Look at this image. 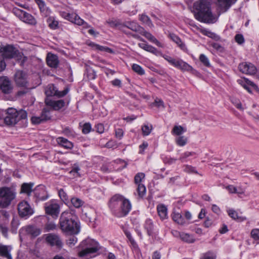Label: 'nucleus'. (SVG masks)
<instances>
[{
    "mask_svg": "<svg viewBox=\"0 0 259 259\" xmlns=\"http://www.w3.org/2000/svg\"><path fill=\"white\" fill-rule=\"evenodd\" d=\"M193 12L195 18L202 22L213 23L217 20V18L211 11L210 2L206 0H201L194 3Z\"/></svg>",
    "mask_w": 259,
    "mask_h": 259,
    "instance_id": "1",
    "label": "nucleus"
},
{
    "mask_svg": "<svg viewBox=\"0 0 259 259\" xmlns=\"http://www.w3.org/2000/svg\"><path fill=\"white\" fill-rule=\"evenodd\" d=\"M60 226L62 231L69 235L77 234L80 231V226L72 218L69 212H63L60 218Z\"/></svg>",
    "mask_w": 259,
    "mask_h": 259,
    "instance_id": "2",
    "label": "nucleus"
},
{
    "mask_svg": "<svg viewBox=\"0 0 259 259\" xmlns=\"http://www.w3.org/2000/svg\"><path fill=\"white\" fill-rule=\"evenodd\" d=\"M27 113L24 110L18 111L14 108H9L6 110V116L4 118V123L8 126H13L21 119L27 118Z\"/></svg>",
    "mask_w": 259,
    "mask_h": 259,
    "instance_id": "3",
    "label": "nucleus"
},
{
    "mask_svg": "<svg viewBox=\"0 0 259 259\" xmlns=\"http://www.w3.org/2000/svg\"><path fill=\"white\" fill-rule=\"evenodd\" d=\"M16 191L14 187H0V207H8L15 199Z\"/></svg>",
    "mask_w": 259,
    "mask_h": 259,
    "instance_id": "4",
    "label": "nucleus"
},
{
    "mask_svg": "<svg viewBox=\"0 0 259 259\" xmlns=\"http://www.w3.org/2000/svg\"><path fill=\"white\" fill-rule=\"evenodd\" d=\"M81 246L85 247V248L78 253L79 256H84L85 255L96 252L99 250L100 247L97 242L90 238H88L83 241Z\"/></svg>",
    "mask_w": 259,
    "mask_h": 259,
    "instance_id": "5",
    "label": "nucleus"
},
{
    "mask_svg": "<svg viewBox=\"0 0 259 259\" xmlns=\"http://www.w3.org/2000/svg\"><path fill=\"white\" fill-rule=\"evenodd\" d=\"M13 12L23 22L31 25L36 24V19L31 14L17 8H14Z\"/></svg>",
    "mask_w": 259,
    "mask_h": 259,
    "instance_id": "6",
    "label": "nucleus"
},
{
    "mask_svg": "<svg viewBox=\"0 0 259 259\" xmlns=\"http://www.w3.org/2000/svg\"><path fill=\"white\" fill-rule=\"evenodd\" d=\"M13 90V85L10 80L6 76L0 77V91L4 94H10Z\"/></svg>",
    "mask_w": 259,
    "mask_h": 259,
    "instance_id": "7",
    "label": "nucleus"
},
{
    "mask_svg": "<svg viewBox=\"0 0 259 259\" xmlns=\"http://www.w3.org/2000/svg\"><path fill=\"white\" fill-rule=\"evenodd\" d=\"M67 88L63 91L59 92L53 84L48 85L45 88V94L47 96H57L59 98L63 97L65 96L68 92Z\"/></svg>",
    "mask_w": 259,
    "mask_h": 259,
    "instance_id": "8",
    "label": "nucleus"
},
{
    "mask_svg": "<svg viewBox=\"0 0 259 259\" xmlns=\"http://www.w3.org/2000/svg\"><path fill=\"white\" fill-rule=\"evenodd\" d=\"M40 229L35 226L28 225L22 228L19 230V235H29L31 237H35L40 234Z\"/></svg>",
    "mask_w": 259,
    "mask_h": 259,
    "instance_id": "9",
    "label": "nucleus"
},
{
    "mask_svg": "<svg viewBox=\"0 0 259 259\" xmlns=\"http://www.w3.org/2000/svg\"><path fill=\"white\" fill-rule=\"evenodd\" d=\"M18 212L20 217H26L33 213V210L26 201H22L18 205Z\"/></svg>",
    "mask_w": 259,
    "mask_h": 259,
    "instance_id": "10",
    "label": "nucleus"
},
{
    "mask_svg": "<svg viewBox=\"0 0 259 259\" xmlns=\"http://www.w3.org/2000/svg\"><path fill=\"white\" fill-rule=\"evenodd\" d=\"M238 68L243 73L253 75L256 72V68L250 63L243 62L239 65Z\"/></svg>",
    "mask_w": 259,
    "mask_h": 259,
    "instance_id": "11",
    "label": "nucleus"
},
{
    "mask_svg": "<svg viewBox=\"0 0 259 259\" xmlns=\"http://www.w3.org/2000/svg\"><path fill=\"white\" fill-rule=\"evenodd\" d=\"M16 52L15 48L11 45L0 47V52L3 53L4 58H13L16 55Z\"/></svg>",
    "mask_w": 259,
    "mask_h": 259,
    "instance_id": "12",
    "label": "nucleus"
},
{
    "mask_svg": "<svg viewBox=\"0 0 259 259\" xmlns=\"http://www.w3.org/2000/svg\"><path fill=\"white\" fill-rule=\"evenodd\" d=\"M15 81L18 86H26L27 83L26 74L22 71H17L15 75Z\"/></svg>",
    "mask_w": 259,
    "mask_h": 259,
    "instance_id": "13",
    "label": "nucleus"
},
{
    "mask_svg": "<svg viewBox=\"0 0 259 259\" xmlns=\"http://www.w3.org/2000/svg\"><path fill=\"white\" fill-rule=\"evenodd\" d=\"M121 211L118 217H124L131 210L132 206L130 201L122 197V200L121 202Z\"/></svg>",
    "mask_w": 259,
    "mask_h": 259,
    "instance_id": "14",
    "label": "nucleus"
},
{
    "mask_svg": "<svg viewBox=\"0 0 259 259\" xmlns=\"http://www.w3.org/2000/svg\"><path fill=\"white\" fill-rule=\"evenodd\" d=\"M46 241L52 246L55 245L58 248L62 246V242L58 235L50 234L47 237Z\"/></svg>",
    "mask_w": 259,
    "mask_h": 259,
    "instance_id": "15",
    "label": "nucleus"
},
{
    "mask_svg": "<svg viewBox=\"0 0 259 259\" xmlns=\"http://www.w3.org/2000/svg\"><path fill=\"white\" fill-rule=\"evenodd\" d=\"M34 195L38 199L44 200L48 198L47 192L44 186H38L33 190Z\"/></svg>",
    "mask_w": 259,
    "mask_h": 259,
    "instance_id": "16",
    "label": "nucleus"
},
{
    "mask_svg": "<svg viewBox=\"0 0 259 259\" xmlns=\"http://www.w3.org/2000/svg\"><path fill=\"white\" fill-rule=\"evenodd\" d=\"M45 210L47 213L57 216L59 212V206L56 203H49L46 204Z\"/></svg>",
    "mask_w": 259,
    "mask_h": 259,
    "instance_id": "17",
    "label": "nucleus"
},
{
    "mask_svg": "<svg viewBox=\"0 0 259 259\" xmlns=\"http://www.w3.org/2000/svg\"><path fill=\"white\" fill-rule=\"evenodd\" d=\"M237 0H218V5L222 12H226Z\"/></svg>",
    "mask_w": 259,
    "mask_h": 259,
    "instance_id": "18",
    "label": "nucleus"
},
{
    "mask_svg": "<svg viewBox=\"0 0 259 259\" xmlns=\"http://www.w3.org/2000/svg\"><path fill=\"white\" fill-rule=\"evenodd\" d=\"M46 61L48 66L54 68L58 67L59 63L58 56L50 53L47 55Z\"/></svg>",
    "mask_w": 259,
    "mask_h": 259,
    "instance_id": "19",
    "label": "nucleus"
},
{
    "mask_svg": "<svg viewBox=\"0 0 259 259\" xmlns=\"http://www.w3.org/2000/svg\"><path fill=\"white\" fill-rule=\"evenodd\" d=\"M123 196L119 194H115L113 196L109 202V206L111 209L116 208L119 203H121Z\"/></svg>",
    "mask_w": 259,
    "mask_h": 259,
    "instance_id": "20",
    "label": "nucleus"
},
{
    "mask_svg": "<svg viewBox=\"0 0 259 259\" xmlns=\"http://www.w3.org/2000/svg\"><path fill=\"white\" fill-rule=\"evenodd\" d=\"M46 103L55 110H59L65 106V102L63 100L58 101L46 100Z\"/></svg>",
    "mask_w": 259,
    "mask_h": 259,
    "instance_id": "21",
    "label": "nucleus"
},
{
    "mask_svg": "<svg viewBox=\"0 0 259 259\" xmlns=\"http://www.w3.org/2000/svg\"><path fill=\"white\" fill-rule=\"evenodd\" d=\"M124 26L132 31L139 33H142L143 32V28L135 22H127L124 24Z\"/></svg>",
    "mask_w": 259,
    "mask_h": 259,
    "instance_id": "22",
    "label": "nucleus"
},
{
    "mask_svg": "<svg viewBox=\"0 0 259 259\" xmlns=\"http://www.w3.org/2000/svg\"><path fill=\"white\" fill-rule=\"evenodd\" d=\"M138 46L139 47L142 48V49L150 52L155 55H161V53L159 52L156 48L153 47L152 46H150L147 44L146 43H139L138 44Z\"/></svg>",
    "mask_w": 259,
    "mask_h": 259,
    "instance_id": "23",
    "label": "nucleus"
},
{
    "mask_svg": "<svg viewBox=\"0 0 259 259\" xmlns=\"http://www.w3.org/2000/svg\"><path fill=\"white\" fill-rule=\"evenodd\" d=\"M72 20L70 21L78 25H82L83 28H88L90 27V26L85 22H84L82 19H81L76 14H72Z\"/></svg>",
    "mask_w": 259,
    "mask_h": 259,
    "instance_id": "24",
    "label": "nucleus"
},
{
    "mask_svg": "<svg viewBox=\"0 0 259 259\" xmlns=\"http://www.w3.org/2000/svg\"><path fill=\"white\" fill-rule=\"evenodd\" d=\"M11 250L10 246L0 245V255L3 257H5L8 259H12V256L10 253Z\"/></svg>",
    "mask_w": 259,
    "mask_h": 259,
    "instance_id": "25",
    "label": "nucleus"
},
{
    "mask_svg": "<svg viewBox=\"0 0 259 259\" xmlns=\"http://www.w3.org/2000/svg\"><path fill=\"white\" fill-rule=\"evenodd\" d=\"M229 216L234 220L239 222H243L246 220L245 217L239 216L237 212L233 209H229L227 210Z\"/></svg>",
    "mask_w": 259,
    "mask_h": 259,
    "instance_id": "26",
    "label": "nucleus"
},
{
    "mask_svg": "<svg viewBox=\"0 0 259 259\" xmlns=\"http://www.w3.org/2000/svg\"><path fill=\"white\" fill-rule=\"evenodd\" d=\"M57 142L61 146L66 149H70L73 147L72 142L69 141L67 139L63 137H59L57 139Z\"/></svg>",
    "mask_w": 259,
    "mask_h": 259,
    "instance_id": "27",
    "label": "nucleus"
},
{
    "mask_svg": "<svg viewBox=\"0 0 259 259\" xmlns=\"http://www.w3.org/2000/svg\"><path fill=\"white\" fill-rule=\"evenodd\" d=\"M9 214L5 210H0V226L6 225L9 223Z\"/></svg>",
    "mask_w": 259,
    "mask_h": 259,
    "instance_id": "28",
    "label": "nucleus"
},
{
    "mask_svg": "<svg viewBox=\"0 0 259 259\" xmlns=\"http://www.w3.org/2000/svg\"><path fill=\"white\" fill-rule=\"evenodd\" d=\"M140 34L144 35L151 42L155 44L157 46L160 47H162L161 44L154 36H153L150 33L145 31L144 28L143 33Z\"/></svg>",
    "mask_w": 259,
    "mask_h": 259,
    "instance_id": "29",
    "label": "nucleus"
},
{
    "mask_svg": "<svg viewBox=\"0 0 259 259\" xmlns=\"http://www.w3.org/2000/svg\"><path fill=\"white\" fill-rule=\"evenodd\" d=\"M194 27L196 28V29L197 30H199L202 34H203L209 37H211L216 40H218L220 39L219 36H218V35H217L216 34H215L213 32L208 31L205 29L200 28L197 26H195Z\"/></svg>",
    "mask_w": 259,
    "mask_h": 259,
    "instance_id": "30",
    "label": "nucleus"
},
{
    "mask_svg": "<svg viewBox=\"0 0 259 259\" xmlns=\"http://www.w3.org/2000/svg\"><path fill=\"white\" fill-rule=\"evenodd\" d=\"M176 67L184 71H194L190 65L182 60H178Z\"/></svg>",
    "mask_w": 259,
    "mask_h": 259,
    "instance_id": "31",
    "label": "nucleus"
},
{
    "mask_svg": "<svg viewBox=\"0 0 259 259\" xmlns=\"http://www.w3.org/2000/svg\"><path fill=\"white\" fill-rule=\"evenodd\" d=\"M33 183H23L21 186V192L27 194L30 196L32 191Z\"/></svg>",
    "mask_w": 259,
    "mask_h": 259,
    "instance_id": "32",
    "label": "nucleus"
},
{
    "mask_svg": "<svg viewBox=\"0 0 259 259\" xmlns=\"http://www.w3.org/2000/svg\"><path fill=\"white\" fill-rule=\"evenodd\" d=\"M89 45L97 50L107 52L110 54H112L114 53V51L111 49L107 47L102 46L99 45L95 44L93 42L90 43Z\"/></svg>",
    "mask_w": 259,
    "mask_h": 259,
    "instance_id": "33",
    "label": "nucleus"
},
{
    "mask_svg": "<svg viewBox=\"0 0 259 259\" xmlns=\"http://www.w3.org/2000/svg\"><path fill=\"white\" fill-rule=\"evenodd\" d=\"M158 214L161 219H165L167 218V208L163 204L159 205L157 208Z\"/></svg>",
    "mask_w": 259,
    "mask_h": 259,
    "instance_id": "34",
    "label": "nucleus"
},
{
    "mask_svg": "<svg viewBox=\"0 0 259 259\" xmlns=\"http://www.w3.org/2000/svg\"><path fill=\"white\" fill-rule=\"evenodd\" d=\"M180 237L183 241L189 243H193L195 241L193 237L189 234L182 233L180 234Z\"/></svg>",
    "mask_w": 259,
    "mask_h": 259,
    "instance_id": "35",
    "label": "nucleus"
},
{
    "mask_svg": "<svg viewBox=\"0 0 259 259\" xmlns=\"http://www.w3.org/2000/svg\"><path fill=\"white\" fill-rule=\"evenodd\" d=\"M186 132V130L181 125H175L172 130L171 133L176 136H180Z\"/></svg>",
    "mask_w": 259,
    "mask_h": 259,
    "instance_id": "36",
    "label": "nucleus"
},
{
    "mask_svg": "<svg viewBox=\"0 0 259 259\" xmlns=\"http://www.w3.org/2000/svg\"><path fill=\"white\" fill-rule=\"evenodd\" d=\"M173 220L180 225H184L185 224V221L182 215L179 213L174 212L172 215Z\"/></svg>",
    "mask_w": 259,
    "mask_h": 259,
    "instance_id": "37",
    "label": "nucleus"
},
{
    "mask_svg": "<svg viewBox=\"0 0 259 259\" xmlns=\"http://www.w3.org/2000/svg\"><path fill=\"white\" fill-rule=\"evenodd\" d=\"M140 20L142 21L144 23L146 24L149 27H153V25L148 16L146 15L142 14L140 17Z\"/></svg>",
    "mask_w": 259,
    "mask_h": 259,
    "instance_id": "38",
    "label": "nucleus"
},
{
    "mask_svg": "<svg viewBox=\"0 0 259 259\" xmlns=\"http://www.w3.org/2000/svg\"><path fill=\"white\" fill-rule=\"evenodd\" d=\"M153 129L152 125L151 124H145L142 127V131L143 136L149 135Z\"/></svg>",
    "mask_w": 259,
    "mask_h": 259,
    "instance_id": "39",
    "label": "nucleus"
},
{
    "mask_svg": "<svg viewBox=\"0 0 259 259\" xmlns=\"http://www.w3.org/2000/svg\"><path fill=\"white\" fill-rule=\"evenodd\" d=\"M187 138L185 136H180L176 139L177 144L180 146H184L187 142Z\"/></svg>",
    "mask_w": 259,
    "mask_h": 259,
    "instance_id": "40",
    "label": "nucleus"
},
{
    "mask_svg": "<svg viewBox=\"0 0 259 259\" xmlns=\"http://www.w3.org/2000/svg\"><path fill=\"white\" fill-rule=\"evenodd\" d=\"M145 228L147 231L148 234L149 235H151L152 234L153 225L150 220H148L146 221Z\"/></svg>",
    "mask_w": 259,
    "mask_h": 259,
    "instance_id": "41",
    "label": "nucleus"
},
{
    "mask_svg": "<svg viewBox=\"0 0 259 259\" xmlns=\"http://www.w3.org/2000/svg\"><path fill=\"white\" fill-rule=\"evenodd\" d=\"M73 205L76 208H79L83 204V202L79 198L74 197L71 199Z\"/></svg>",
    "mask_w": 259,
    "mask_h": 259,
    "instance_id": "42",
    "label": "nucleus"
},
{
    "mask_svg": "<svg viewBox=\"0 0 259 259\" xmlns=\"http://www.w3.org/2000/svg\"><path fill=\"white\" fill-rule=\"evenodd\" d=\"M58 194L61 199L65 203H67L69 202L68 197L67 194L64 192V191L61 189L58 191Z\"/></svg>",
    "mask_w": 259,
    "mask_h": 259,
    "instance_id": "43",
    "label": "nucleus"
},
{
    "mask_svg": "<svg viewBox=\"0 0 259 259\" xmlns=\"http://www.w3.org/2000/svg\"><path fill=\"white\" fill-rule=\"evenodd\" d=\"M49 27L53 29H55L58 28V22L56 21L53 18H49L47 20Z\"/></svg>",
    "mask_w": 259,
    "mask_h": 259,
    "instance_id": "44",
    "label": "nucleus"
},
{
    "mask_svg": "<svg viewBox=\"0 0 259 259\" xmlns=\"http://www.w3.org/2000/svg\"><path fill=\"white\" fill-rule=\"evenodd\" d=\"M77 239L74 236H70L66 241L67 245L70 247H73L77 242Z\"/></svg>",
    "mask_w": 259,
    "mask_h": 259,
    "instance_id": "45",
    "label": "nucleus"
},
{
    "mask_svg": "<svg viewBox=\"0 0 259 259\" xmlns=\"http://www.w3.org/2000/svg\"><path fill=\"white\" fill-rule=\"evenodd\" d=\"M132 69L139 75H143L145 73L144 69L138 64H134L132 66Z\"/></svg>",
    "mask_w": 259,
    "mask_h": 259,
    "instance_id": "46",
    "label": "nucleus"
},
{
    "mask_svg": "<svg viewBox=\"0 0 259 259\" xmlns=\"http://www.w3.org/2000/svg\"><path fill=\"white\" fill-rule=\"evenodd\" d=\"M137 190L139 197H142L145 194L146 188L144 185L139 184L138 186Z\"/></svg>",
    "mask_w": 259,
    "mask_h": 259,
    "instance_id": "47",
    "label": "nucleus"
},
{
    "mask_svg": "<svg viewBox=\"0 0 259 259\" xmlns=\"http://www.w3.org/2000/svg\"><path fill=\"white\" fill-rule=\"evenodd\" d=\"M63 133L68 137H74L75 136L74 131L69 127H65L63 131Z\"/></svg>",
    "mask_w": 259,
    "mask_h": 259,
    "instance_id": "48",
    "label": "nucleus"
},
{
    "mask_svg": "<svg viewBox=\"0 0 259 259\" xmlns=\"http://www.w3.org/2000/svg\"><path fill=\"white\" fill-rule=\"evenodd\" d=\"M40 116L44 121L48 120L51 118L49 111L46 109H43Z\"/></svg>",
    "mask_w": 259,
    "mask_h": 259,
    "instance_id": "49",
    "label": "nucleus"
},
{
    "mask_svg": "<svg viewBox=\"0 0 259 259\" xmlns=\"http://www.w3.org/2000/svg\"><path fill=\"white\" fill-rule=\"evenodd\" d=\"M200 61L206 67H210V64L208 59L204 54L200 55L199 57Z\"/></svg>",
    "mask_w": 259,
    "mask_h": 259,
    "instance_id": "50",
    "label": "nucleus"
},
{
    "mask_svg": "<svg viewBox=\"0 0 259 259\" xmlns=\"http://www.w3.org/2000/svg\"><path fill=\"white\" fill-rule=\"evenodd\" d=\"M145 178V174L142 172L138 173L135 177L134 181L136 184H140L142 179Z\"/></svg>",
    "mask_w": 259,
    "mask_h": 259,
    "instance_id": "51",
    "label": "nucleus"
},
{
    "mask_svg": "<svg viewBox=\"0 0 259 259\" xmlns=\"http://www.w3.org/2000/svg\"><path fill=\"white\" fill-rule=\"evenodd\" d=\"M231 102L237 108L240 110H243V108L239 100L236 98H232L231 99Z\"/></svg>",
    "mask_w": 259,
    "mask_h": 259,
    "instance_id": "52",
    "label": "nucleus"
},
{
    "mask_svg": "<svg viewBox=\"0 0 259 259\" xmlns=\"http://www.w3.org/2000/svg\"><path fill=\"white\" fill-rule=\"evenodd\" d=\"M251 237L254 240H259V229H253L251 230L250 233Z\"/></svg>",
    "mask_w": 259,
    "mask_h": 259,
    "instance_id": "53",
    "label": "nucleus"
},
{
    "mask_svg": "<svg viewBox=\"0 0 259 259\" xmlns=\"http://www.w3.org/2000/svg\"><path fill=\"white\" fill-rule=\"evenodd\" d=\"M91 130V125L90 123H85L83 125L82 132L84 134H87L90 132Z\"/></svg>",
    "mask_w": 259,
    "mask_h": 259,
    "instance_id": "54",
    "label": "nucleus"
},
{
    "mask_svg": "<svg viewBox=\"0 0 259 259\" xmlns=\"http://www.w3.org/2000/svg\"><path fill=\"white\" fill-rule=\"evenodd\" d=\"M87 76L89 79L93 80L96 78V72L92 69H88L87 71Z\"/></svg>",
    "mask_w": 259,
    "mask_h": 259,
    "instance_id": "55",
    "label": "nucleus"
},
{
    "mask_svg": "<svg viewBox=\"0 0 259 259\" xmlns=\"http://www.w3.org/2000/svg\"><path fill=\"white\" fill-rule=\"evenodd\" d=\"M201 259H215V256L211 252H207L204 254Z\"/></svg>",
    "mask_w": 259,
    "mask_h": 259,
    "instance_id": "56",
    "label": "nucleus"
},
{
    "mask_svg": "<svg viewBox=\"0 0 259 259\" xmlns=\"http://www.w3.org/2000/svg\"><path fill=\"white\" fill-rule=\"evenodd\" d=\"M169 36L170 38L177 44H178L179 46H181L182 42L180 38L178 36L174 34H170L169 35Z\"/></svg>",
    "mask_w": 259,
    "mask_h": 259,
    "instance_id": "57",
    "label": "nucleus"
},
{
    "mask_svg": "<svg viewBox=\"0 0 259 259\" xmlns=\"http://www.w3.org/2000/svg\"><path fill=\"white\" fill-rule=\"evenodd\" d=\"M31 121L33 124H39L41 122H44L42 118H41V116H33L31 117Z\"/></svg>",
    "mask_w": 259,
    "mask_h": 259,
    "instance_id": "58",
    "label": "nucleus"
},
{
    "mask_svg": "<svg viewBox=\"0 0 259 259\" xmlns=\"http://www.w3.org/2000/svg\"><path fill=\"white\" fill-rule=\"evenodd\" d=\"M235 40L239 44H242L244 41V39L242 34H238L235 37Z\"/></svg>",
    "mask_w": 259,
    "mask_h": 259,
    "instance_id": "59",
    "label": "nucleus"
},
{
    "mask_svg": "<svg viewBox=\"0 0 259 259\" xmlns=\"http://www.w3.org/2000/svg\"><path fill=\"white\" fill-rule=\"evenodd\" d=\"M72 14H69V13H67L65 12H61V15L62 17L64 18L65 19L69 20V21H71L72 20L71 18L72 17Z\"/></svg>",
    "mask_w": 259,
    "mask_h": 259,
    "instance_id": "60",
    "label": "nucleus"
},
{
    "mask_svg": "<svg viewBox=\"0 0 259 259\" xmlns=\"http://www.w3.org/2000/svg\"><path fill=\"white\" fill-rule=\"evenodd\" d=\"M41 11H45V4L42 0H35Z\"/></svg>",
    "mask_w": 259,
    "mask_h": 259,
    "instance_id": "61",
    "label": "nucleus"
},
{
    "mask_svg": "<svg viewBox=\"0 0 259 259\" xmlns=\"http://www.w3.org/2000/svg\"><path fill=\"white\" fill-rule=\"evenodd\" d=\"M226 189L230 193H235L237 192V189L233 185H229L226 187Z\"/></svg>",
    "mask_w": 259,
    "mask_h": 259,
    "instance_id": "62",
    "label": "nucleus"
},
{
    "mask_svg": "<svg viewBox=\"0 0 259 259\" xmlns=\"http://www.w3.org/2000/svg\"><path fill=\"white\" fill-rule=\"evenodd\" d=\"M0 229L3 235L7 237L8 236V228L7 227L6 225H1Z\"/></svg>",
    "mask_w": 259,
    "mask_h": 259,
    "instance_id": "63",
    "label": "nucleus"
},
{
    "mask_svg": "<svg viewBox=\"0 0 259 259\" xmlns=\"http://www.w3.org/2000/svg\"><path fill=\"white\" fill-rule=\"evenodd\" d=\"M123 135V132L122 129L118 128L115 131V136L119 139H121Z\"/></svg>",
    "mask_w": 259,
    "mask_h": 259,
    "instance_id": "64",
    "label": "nucleus"
}]
</instances>
